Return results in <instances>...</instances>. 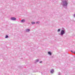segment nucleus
<instances>
[{"instance_id": "nucleus-1", "label": "nucleus", "mask_w": 75, "mask_h": 75, "mask_svg": "<svg viewBox=\"0 0 75 75\" xmlns=\"http://www.w3.org/2000/svg\"><path fill=\"white\" fill-rule=\"evenodd\" d=\"M62 4L64 6H67V1H64L63 3Z\"/></svg>"}, {"instance_id": "nucleus-2", "label": "nucleus", "mask_w": 75, "mask_h": 75, "mask_svg": "<svg viewBox=\"0 0 75 75\" xmlns=\"http://www.w3.org/2000/svg\"><path fill=\"white\" fill-rule=\"evenodd\" d=\"M64 33H65V32H64V31L63 30H62L61 33V35H63V34H64Z\"/></svg>"}, {"instance_id": "nucleus-3", "label": "nucleus", "mask_w": 75, "mask_h": 75, "mask_svg": "<svg viewBox=\"0 0 75 75\" xmlns=\"http://www.w3.org/2000/svg\"><path fill=\"white\" fill-rule=\"evenodd\" d=\"M11 19L12 20H16V18H11Z\"/></svg>"}, {"instance_id": "nucleus-4", "label": "nucleus", "mask_w": 75, "mask_h": 75, "mask_svg": "<svg viewBox=\"0 0 75 75\" xmlns=\"http://www.w3.org/2000/svg\"><path fill=\"white\" fill-rule=\"evenodd\" d=\"M51 73L52 74L54 72V70H52L50 71Z\"/></svg>"}, {"instance_id": "nucleus-5", "label": "nucleus", "mask_w": 75, "mask_h": 75, "mask_svg": "<svg viewBox=\"0 0 75 75\" xmlns=\"http://www.w3.org/2000/svg\"><path fill=\"white\" fill-rule=\"evenodd\" d=\"M48 54H49V55H51V52H48Z\"/></svg>"}, {"instance_id": "nucleus-6", "label": "nucleus", "mask_w": 75, "mask_h": 75, "mask_svg": "<svg viewBox=\"0 0 75 75\" xmlns=\"http://www.w3.org/2000/svg\"><path fill=\"white\" fill-rule=\"evenodd\" d=\"M21 21H22V22H25V20L23 19Z\"/></svg>"}, {"instance_id": "nucleus-7", "label": "nucleus", "mask_w": 75, "mask_h": 75, "mask_svg": "<svg viewBox=\"0 0 75 75\" xmlns=\"http://www.w3.org/2000/svg\"><path fill=\"white\" fill-rule=\"evenodd\" d=\"M26 31H27V32L30 31V29H27Z\"/></svg>"}, {"instance_id": "nucleus-8", "label": "nucleus", "mask_w": 75, "mask_h": 75, "mask_svg": "<svg viewBox=\"0 0 75 75\" xmlns=\"http://www.w3.org/2000/svg\"><path fill=\"white\" fill-rule=\"evenodd\" d=\"M32 24H35V22H32Z\"/></svg>"}, {"instance_id": "nucleus-9", "label": "nucleus", "mask_w": 75, "mask_h": 75, "mask_svg": "<svg viewBox=\"0 0 75 75\" xmlns=\"http://www.w3.org/2000/svg\"><path fill=\"white\" fill-rule=\"evenodd\" d=\"M8 36L7 35H6L5 37V38H8Z\"/></svg>"}, {"instance_id": "nucleus-10", "label": "nucleus", "mask_w": 75, "mask_h": 75, "mask_svg": "<svg viewBox=\"0 0 75 75\" xmlns=\"http://www.w3.org/2000/svg\"><path fill=\"white\" fill-rule=\"evenodd\" d=\"M60 31V29H59L57 31L58 32L59 31Z\"/></svg>"}, {"instance_id": "nucleus-11", "label": "nucleus", "mask_w": 75, "mask_h": 75, "mask_svg": "<svg viewBox=\"0 0 75 75\" xmlns=\"http://www.w3.org/2000/svg\"><path fill=\"white\" fill-rule=\"evenodd\" d=\"M42 61H41L40 62V63H42Z\"/></svg>"}, {"instance_id": "nucleus-12", "label": "nucleus", "mask_w": 75, "mask_h": 75, "mask_svg": "<svg viewBox=\"0 0 75 75\" xmlns=\"http://www.w3.org/2000/svg\"><path fill=\"white\" fill-rule=\"evenodd\" d=\"M39 23V22H36V23L38 24V23Z\"/></svg>"}, {"instance_id": "nucleus-13", "label": "nucleus", "mask_w": 75, "mask_h": 75, "mask_svg": "<svg viewBox=\"0 0 75 75\" xmlns=\"http://www.w3.org/2000/svg\"><path fill=\"white\" fill-rule=\"evenodd\" d=\"M73 53L75 54V52H74Z\"/></svg>"}, {"instance_id": "nucleus-14", "label": "nucleus", "mask_w": 75, "mask_h": 75, "mask_svg": "<svg viewBox=\"0 0 75 75\" xmlns=\"http://www.w3.org/2000/svg\"><path fill=\"white\" fill-rule=\"evenodd\" d=\"M71 52H72V53H73V51H71Z\"/></svg>"}, {"instance_id": "nucleus-15", "label": "nucleus", "mask_w": 75, "mask_h": 75, "mask_svg": "<svg viewBox=\"0 0 75 75\" xmlns=\"http://www.w3.org/2000/svg\"><path fill=\"white\" fill-rule=\"evenodd\" d=\"M74 17H75V14H74Z\"/></svg>"}]
</instances>
